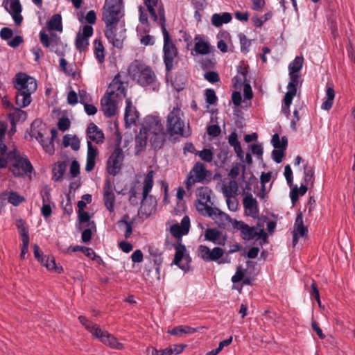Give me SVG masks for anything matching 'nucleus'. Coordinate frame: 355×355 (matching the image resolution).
Listing matches in <instances>:
<instances>
[{"label":"nucleus","instance_id":"8fccbe9b","mask_svg":"<svg viewBox=\"0 0 355 355\" xmlns=\"http://www.w3.org/2000/svg\"><path fill=\"white\" fill-rule=\"evenodd\" d=\"M42 264L48 270H54L58 273H61L63 270L62 267H58L56 266L55 259L52 256L46 257L44 261Z\"/></svg>","mask_w":355,"mask_h":355},{"label":"nucleus","instance_id":"f257e3e1","mask_svg":"<svg viewBox=\"0 0 355 355\" xmlns=\"http://www.w3.org/2000/svg\"><path fill=\"white\" fill-rule=\"evenodd\" d=\"M121 0H105L103 20L105 24V35L108 41L117 49L123 47L125 39V23L121 21L123 16L121 12Z\"/></svg>","mask_w":355,"mask_h":355},{"label":"nucleus","instance_id":"473e14b6","mask_svg":"<svg viewBox=\"0 0 355 355\" xmlns=\"http://www.w3.org/2000/svg\"><path fill=\"white\" fill-rule=\"evenodd\" d=\"M148 137L144 132L142 133V131H140V133L136 136L135 137V154L139 155L141 152H143L146 147L147 139Z\"/></svg>","mask_w":355,"mask_h":355},{"label":"nucleus","instance_id":"e2e57ef3","mask_svg":"<svg viewBox=\"0 0 355 355\" xmlns=\"http://www.w3.org/2000/svg\"><path fill=\"white\" fill-rule=\"evenodd\" d=\"M71 122L67 117H62L58 120V128L60 131L64 132L70 128Z\"/></svg>","mask_w":355,"mask_h":355},{"label":"nucleus","instance_id":"774afa93","mask_svg":"<svg viewBox=\"0 0 355 355\" xmlns=\"http://www.w3.org/2000/svg\"><path fill=\"white\" fill-rule=\"evenodd\" d=\"M207 134L213 137H218L220 132V128L218 125H210L207 127Z\"/></svg>","mask_w":355,"mask_h":355},{"label":"nucleus","instance_id":"7ed1b4c3","mask_svg":"<svg viewBox=\"0 0 355 355\" xmlns=\"http://www.w3.org/2000/svg\"><path fill=\"white\" fill-rule=\"evenodd\" d=\"M130 78L142 87L150 86L157 90L159 83H157L156 75L152 69L143 62L135 60L130 63L128 69Z\"/></svg>","mask_w":355,"mask_h":355},{"label":"nucleus","instance_id":"69168bd1","mask_svg":"<svg viewBox=\"0 0 355 355\" xmlns=\"http://www.w3.org/2000/svg\"><path fill=\"white\" fill-rule=\"evenodd\" d=\"M13 35V31L8 27H3L0 31V37L3 40H8Z\"/></svg>","mask_w":355,"mask_h":355},{"label":"nucleus","instance_id":"680f3d73","mask_svg":"<svg viewBox=\"0 0 355 355\" xmlns=\"http://www.w3.org/2000/svg\"><path fill=\"white\" fill-rule=\"evenodd\" d=\"M206 101L210 105H214L218 100L216 93L212 89H207L205 90Z\"/></svg>","mask_w":355,"mask_h":355},{"label":"nucleus","instance_id":"338daca9","mask_svg":"<svg viewBox=\"0 0 355 355\" xmlns=\"http://www.w3.org/2000/svg\"><path fill=\"white\" fill-rule=\"evenodd\" d=\"M205 78L211 83H215L220 80L218 73L215 71H208L205 73Z\"/></svg>","mask_w":355,"mask_h":355},{"label":"nucleus","instance_id":"864d4df0","mask_svg":"<svg viewBox=\"0 0 355 355\" xmlns=\"http://www.w3.org/2000/svg\"><path fill=\"white\" fill-rule=\"evenodd\" d=\"M78 218L80 223H87L88 227H96L94 221L90 220V216L88 212L85 211H78Z\"/></svg>","mask_w":355,"mask_h":355},{"label":"nucleus","instance_id":"49530a36","mask_svg":"<svg viewBox=\"0 0 355 355\" xmlns=\"http://www.w3.org/2000/svg\"><path fill=\"white\" fill-rule=\"evenodd\" d=\"M94 54L99 63H103L105 60V49L101 40L94 41Z\"/></svg>","mask_w":355,"mask_h":355},{"label":"nucleus","instance_id":"423d86ee","mask_svg":"<svg viewBox=\"0 0 355 355\" xmlns=\"http://www.w3.org/2000/svg\"><path fill=\"white\" fill-rule=\"evenodd\" d=\"M211 190L207 187H202L198 189L196 193L198 197L196 208L200 212L205 210V214L208 216H219L222 219L223 214H225V213L216 207H211L213 202H211Z\"/></svg>","mask_w":355,"mask_h":355},{"label":"nucleus","instance_id":"20e7f679","mask_svg":"<svg viewBox=\"0 0 355 355\" xmlns=\"http://www.w3.org/2000/svg\"><path fill=\"white\" fill-rule=\"evenodd\" d=\"M159 20L155 21L161 28L164 36V62L166 70L170 71L173 69L175 59L178 55V49L171 39L169 33L166 28V17L164 8L159 6L158 8Z\"/></svg>","mask_w":355,"mask_h":355},{"label":"nucleus","instance_id":"2eb2a0df","mask_svg":"<svg viewBox=\"0 0 355 355\" xmlns=\"http://www.w3.org/2000/svg\"><path fill=\"white\" fill-rule=\"evenodd\" d=\"M125 94L126 91L123 83L119 80V76H117L110 84L105 95L111 96V97L114 98H116L121 99V98L125 97Z\"/></svg>","mask_w":355,"mask_h":355},{"label":"nucleus","instance_id":"58836bf2","mask_svg":"<svg viewBox=\"0 0 355 355\" xmlns=\"http://www.w3.org/2000/svg\"><path fill=\"white\" fill-rule=\"evenodd\" d=\"M314 166L309 164L304 166V182L306 185H313L315 180Z\"/></svg>","mask_w":355,"mask_h":355},{"label":"nucleus","instance_id":"e433bc0d","mask_svg":"<svg viewBox=\"0 0 355 355\" xmlns=\"http://www.w3.org/2000/svg\"><path fill=\"white\" fill-rule=\"evenodd\" d=\"M238 75L234 78L235 84L241 85L242 83L250 82L248 78V66L240 65L238 67Z\"/></svg>","mask_w":355,"mask_h":355},{"label":"nucleus","instance_id":"9b49d317","mask_svg":"<svg viewBox=\"0 0 355 355\" xmlns=\"http://www.w3.org/2000/svg\"><path fill=\"white\" fill-rule=\"evenodd\" d=\"M198 254L206 262L216 261L219 264L229 263L227 259H223L224 250L220 247H214L212 250L204 245H199L198 248Z\"/></svg>","mask_w":355,"mask_h":355},{"label":"nucleus","instance_id":"cd10ccee","mask_svg":"<svg viewBox=\"0 0 355 355\" xmlns=\"http://www.w3.org/2000/svg\"><path fill=\"white\" fill-rule=\"evenodd\" d=\"M8 117L10 121L11 125L18 122H23L27 118V113L19 108H13L12 112L8 114Z\"/></svg>","mask_w":355,"mask_h":355},{"label":"nucleus","instance_id":"dca6fc26","mask_svg":"<svg viewBox=\"0 0 355 355\" xmlns=\"http://www.w3.org/2000/svg\"><path fill=\"white\" fill-rule=\"evenodd\" d=\"M189 229L190 218L188 216H184L181 220L180 225L175 223L171 226L170 232L173 237L181 239L183 235L189 233Z\"/></svg>","mask_w":355,"mask_h":355},{"label":"nucleus","instance_id":"c03bdc74","mask_svg":"<svg viewBox=\"0 0 355 355\" xmlns=\"http://www.w3.org/2000/svg\"><path fill=\"white\" fill-rule=\"evenodd\" d=\"M67 165L65 162H58L53 169V180L59 182L66 171Z\"/></svg>","mask_w":355,"mask_h":355},{"label":"nucleus","instance_id":"a19ab883","mask_svg":"<svg viewBox=\"0 0 355 355\" xmlns=\"http://www.w3.org/2000/svg\"><path fill=\"white\" fill-rule=\"evenodd\" d=\"M196 331V329L189 326L180 325L175 327L168 333L173 336H182L183 334H192Z\"/></svg>","mask_w":355,"mask_h":355},{"label":"nucleus","instance_id":"bb28decb","mask_svg":"<svg viewBox=\"0 0 355 355\" xmlns=\"http://www.w3.org/2000/svg\"><path fill=\"white\" fill-rule=\"evenodd\" d=\"M206 168L204 164L201 162H197L193 166V168L190 171L189 174L193 175V178L197 182H202L206 178Z\"/></svg>","mask_w":355,"mask_h":355},{"label":"nucleus","instance_id":"39448f33","mask_svg":"<svg viewBox=\"0 0 355 355\" xmlns=\"http://www.w3.org/2000/svg\"><path fill=\"white\" fill-rule=\"evenodd\" d=\"M7 159L13 162L9 169L15 177H22L25 174L31 173L33 167L26 156H21L17 149L14 147L7 153Z\"/></svg>","mask_w":355,"mask_h":355},{"label":"nucleus","instance_id":"f3484780","mask_svg":"<svg viewBox=\"0 0 355 355\" xmlns=\"http://www.w3.org/2000/svg\"><path fill=\"white\" fill-rule=\"evenodd\" d=\"M34 123H33L31 126V136L36 139L46 153L53 155L55 152L54 143L53 141H50L49 138H45L42 132L33 129V126Z\"/></svg>","mask_w":355,"mask_h":355},{"label":"nucleus","instance_id":"bf43d9fd","mask_svg":"<svg viewBox=\"0 0 355 355\" xmlns=\"http://www.w3.org/2000/svg\"><path fill=\"white\" fill-rule=\"evenodd\" d=\"M24 200V198L16 192H10L8 198V202L15 206L19 205Z\"/></svg>","mask_w":355,"mask_h":355},{"label":"nucleus","instance_id":"37998d69","mask_svg":"<svg viewBox=\"0 0 355 355\" xmlns=\"http://www.w3.org/2000/svg\"><path fill=\"white\" fill-rule=\"evenodd\" d=\"M304 64L302 56H296L288 65V72L292 73H300Z\"/></svg>","mask_w":355,"mask_h":355},{"label":"nucleus","instance_id":"c85d7f7f","mask_svg":"<svg viewBox=\"0 0 355 355\" xmlns=\"http://www.w3.org/2000/svg\"><path fill=\"white\" fill-rule=\"evenodd\" d=\"M195 40H198V41L196 42L194 46V50L196 53L200 55H207L211 52V45L208 42H205L200 38L199 35H196Z\"/></svg>","mask_w":355,"mask_h":355},{"label":"nucleus","instance_id":"0e129e2a","mask_svg":"<svg viewBox=\"0 0 355 355\" xmlns=\"http://www.w3.org/2000/svg\"><path fill=\"white\" fill-rule=\"evenodd\" d=\"M284 150L283 149H274L272 151V157L277 163H281L284 156Z\"/></svg>","mask_w":355,"mask_h":355},{"label":"nucleus","instance_id":"b1692460","mask_svg":"<svg viewBox=\"0 0 355 355\" xmlns=\"http://www.w3.org/2000/svg\"><path fill=\"white\" fill-rule=\"evenodd\" d=\"M148 137L150 139V143L152 147L155 150L160 149L166 141V132L164 130L160 132L159 131L157 132L153 133L150 135H148Z\"/></svg>","mask_w":355,"mask_h":355},{"label":"nucleus","instance_id":"ea45409f","mask_svg":"<svg viewBox=\"0 0 355 355\" xmlns=\"http://www.w3.org/2000/svg\"><path fill=\"white\" fill-rule=\"evenodd\" d=\"M50 31H62V17L60 14H54L47 24Z\"/></svg>","mask_w":355,"mask_h":355},{"label":"nucleus","instance_id":"aec40b11","mask_svg":"<svg viewBox=\"0 0 355 355\" xmlns=\"http://www.w3.org/2000/svg\"><path fill=\"white\" fill-rule=\"evenodd\" d=\"M186 251V248L184 245L182 243H179L177 246H175V253L173 263L178 266L180 269L187 272L189 270V262L190 258L187 257L185 259L187 260L186 263H180L181 261L184 258V254Z\"/></svg>","mask_w":355,"mask_h":355},{"label":"nucleus","instance_id":"72a5a7b5","mask_svg":"<svg viewBox=\"0 0 355 355\" xmlns=\"http://www.w3.org/2000/svg\"><path fill=\"white\" fill-rule=\"evenodd\" d=\"M129 218L128 214H125L121 219L117 222L119 227H121L123 225L125 226V231L124 232V237L126 239H129L132 233V226L134 223L133 220H128Z\"/></svg>","mask_w":355,"mask_h":355},{"label":"nucleus","instance_id":"4be33fe9","mask_svg":"<svg viewBox=\"0 0 355 355\" xmlns=\"http://www.w3.org/2000/svg\"><path fill=\"white\" fill-rule=\"evenodd\" d=\"M87 154L85 165V171L89 172L92 171L95 166L96 157L98 155V149L94 146L90 141H87Z\"/></svg>","mask_w":355,"mask_h":355},{"label":"nucleus","instance_id":"5701e85b","mask_svg":"<svg viewBox=\"0 0 355 355\" xmlns=\"http://www.w3.org/2000/svg\"><path fill=\"white\" fill-rule=\"evenodd\" d=\"M243 204L245 211H249L248 215L255 217L258 214V203L251 193H248L244 197Z\"/></svg>","mask_w":355,"mask_h":355},{"label":"nucleus","instance_id":"ddd939ff","mask_svg":"<svg viewBox=\"0 0 355 355\" xmlns=\"http://www.w3.org/2000/svg\"><path fill=\"white\" fill-rule=\"evenodd\" d=\"M164 126L159 116L148 115L145 117L141 130L147 135L164 130Z\"/></svg>","mask_w":355,"mask_h":355},{"label":"nucleus","instance_id":"f704fd0d","mask_svg":"<svg viewBox=\"0 0 355 355\" xmlns=\"http://www.w3.org/2000/svg\"><path fill=\"white\" fill-rule=\"evenodd\" d=\"M335 97V92L332 86H327L326 90V98L323 101L321 108L324 110H329L333 105Z\"/></svg>","mask_w":355,"mask_h":355},{"label":"nucleus","instance_id":"a878e982","mask_svg":"<svg viewBox=\"0 0 355 355\" xmlns=\"http://www.w3.org/2000/svg\"><path fill=\"white\" fill-rule=\"evenodd\" d=\"M158 1L159 0H144V5L146 6L150 17L154 21L159 20V7L162 6L164 8L162 4L158 5Z\"/></svg>","mask_w":355,"mask_h":355},{"label":"nucleus","instance_id":"a18cd8bd","mask_svg":"<svg viewBox=\"0 0 355 355\" xmlns=\"http://www.w3.org/2000/svg\"><path fill=\"white\" fill-rule=\"evenodd\" d=\"M290 81L287 85L288 90H293L297 92V87L298 85H301L302 83V79L300 73H288Z\"/></svg>","mask_w":355,"mask_h":355},{"label":"nucleus","instance_id":"6ab92c4d","mask_svg":"<svg viewBox=\"0 0 355 355\" xmlns=\"http://www.w3.org/2000/svg\"><path fill=\"white\" fill-rule=\"evenodd\" d=\"M101 110L105 116L111 117L116 114V102L111 96L104 95L101 100Z\"/></svg>","mask_w":355,"mask_h":355},{"label":"nucleus","instance_id":"c9c22d12","mask_svg":"<svg viewBox=\"0 0 355 355\" xmlns=\"http://www.w3.org/2000/svg\"><path fill=\"white\" fill-rule=\"evenodd\" d=\"M148 252L150 256L153 258V261L155 265L157 266L156 271L159 272L160 266L163 262V259L161 257L162 253L158 248L155 246L148 247Z\"/></svg>","mask_w":355,"mask_h":355},{"label":"nucleus","instance_id":"393cba45","mask_svg":"<svg viewBox=\"0 0 355 355\" xmlns=\"http://www.w3.org/2000/svg\"><path fill=\"white\" fill-rule=\"evenodd\" d=\"M125 104L124 119L126 124L131 125L135 123L136 118L137 117V110L132 106L130 98L126 99Z\"/></svg>","mask_w":355,"mask_h":355},{"label":"nucleus","instance_id":"09e8293b","mask_svg":"<svg viewBox=\"0 0 355 355\" xmlns=\"http://www.w3.org/2000/svg\"><path fill=\"white\" fill-rule=\"evenodd\" d=\"M15 225L17 229L19 230V233L21 237V241L30 240L28 231L25 226V221L21 218L17 219L15 222Z\"/></svg>","mask_w":355,"mask_h":355},{"label":"nucleus","instance_id":"c756f323","mask_svg":"<svg viewBox=\"0 0 355 355\" xmlns=\"http://www.w3.org/2000/svg\"><path fill=\"white\" fill-rule=\"evenodd\" d=\"M293 232L299 234L300 236H304L308 232L307 227L304 225L303 215L300 211L297 214Z\"/></svg>","mask_w":355,"mask_h":355},{"label":"nucleus","instance_id":"3c124183","mask_svg":"<svg viewBox=\"0 0 355 355\" xmlns=\"http://www.w3.org/2000/svg\"><path fill=\"white\" fill-rule=\"evenodd\" d=\"M103 343L108 345L110 347L116 349H121L123 348V344L119 343L117 339L111 334H108L107 337H104Z\"/></svg>","mask_w":355,"mask_h":355},{"label":"nucleus","instance_id":"4c0bfd02","mask_svg":"<svg viewBox=\"0 0 355 355\" xmlns=\"http://www.w3.org/2000/svg\"><path fill=\"white\" fill-rule=\"evenodd\" d=\"M63 146L64 147L71 146V148L76 151L80 149V139L76 135L71 136L66 135L63 137Z\"/></svg>","mask_w":355,"mask_h":355},{"label":"nucleus","instance_id":"f8f14e48","mask_svg":"<svg viewBox=\"0 0 355 355\" xmlns=\"http://www.w3.org/2000/svg\"><path fill=\"white\" fill-rule=\"evenodd\" d=\"M40 39L42 45L49 48L51 51L55 52L58 55H63V44L60 37L55 33L48 35L44 31H40Z\"/></svg>","mask_w":355,"mask_h":355},{"label":"nucleus","instance_id":"9d476101","mask_svg":"<svg viewBox=\"0 0 355 355\" xmlns=\"http://www.w3.org/2000/svg\"><path fill=\"white\" fill-rule=\"evenodd\" d=\"M124 158V153L120 147L119 141L107 161L106 170L107 173L112 176L118 175L122 168Z\"/></svg>","mask_w":355,"mask_h":355},{"label":"nucleus","instance_id":"6e6d98bb","mask_svg":"<svg viewBox=\"0 0 355 355\" xmlns=\"http://www.w3.org/2000/svg\"><path fill=\"white\" fill-rule=\"evenodd\" d=\"M200 159L206 162H211L213 159V153L210 149L205 148L196 153Z\"/></svg>","mask_w":355,"mask_h":355},{"label":"nucleus","instance_id":"4d7b16f0","mask_svg":"<svg viewBox=\"0 0 355 355\" xmlns=\"http://www.w3.org/2000/svg\"><path fill=\"white\" fill-rule=\"evenodd\" d=\"M241 51L245 53L249 51V47L251 45V41L247 38L244 34L239 35Z\"/></svg>","mask_w":355,"mask_h":355},{"label":"nucleus","instance_id":"de8ad7c7","mask_svg":"<svg viewBox=\"0 0 355 355\" xmlns=\"http://www.w3.org/2000/svg\"><path fill=\"white\" fill-rule=\"evenodd\" d=\"M271 143L275 149L286 150L288 146V140L286 137H282L280 140L278 134L275 133L272 135Z\"/></svg>","mask_w":355,"mask_h":355},{"label":"nucleus","instance_id":"a211bd4d","mask_svg":"<svg viewBox=\"0 0 355 355\" xmlns=\"http://www.w3.org/2000/svg\"><path fill=\"white\" fill-rule=\"evenodd\" d=\"M103 200L106 208L111 212L114 211L115 195L112 191L110 180L107 179L103 185Z\"/></svg>","mask_w":355,"mask_h":355},{"label":"nucleus","instance_id":"7c9ffc66","mask_svg":"<svg viewBox=\"0 0 355 355\" xmlns=\"http://www.w3.org/2000/svg\"><path fill=\"white\" fill-rule=\"evenodd\" d=\"M232 17L230 13L223 12L222 14H214L211 17V23L216 27H220L223 24L229 23Z\"/></svg>","mask_w":355,"mask_h":355},{"label":"nucleus","instance_id":"6e6552de","mask_svg":"<svg viewBox=\"0 0 355 355\" xmlns=\"http://www.w3.org/2000/svg\"><path fill=\"white\" fill-rule=\"evenodd\" d=\"M184 114L178 106L174 107L168 113L166 119V131L171 135H183L184 121Z\"/></svg>","mask_w":355,"mask_h":355},{"label":"nucleus","instance_id":"0eeeda50","mask_svg":"<svg viewBox=\"0 0 355 355\" xmlns=\"http://www.w3.org/2000/svg\"><path fill=\"white\" fill-rule=\"evenodd\" d=\"M221 220L231 223L234 229L241 232V236L243 240L250 241L257 236L263 237L265 240L267 238V234L263 229H260L257 231L255 227H250L242 220L232 219L227 214H223V218Z\"/></svg>","mask_w":355,"mask_h":355},{"label":"nucleus","instance_id":"052dcab7","mask_svg":"<svg viewBox=\"0 0 355 355\" xmlns=\"http://www.w3.org/2000/svg\"><path fill=\"white\" fill-rule=\"evenodd\" d=\"M233 188H237V183L234 180H231L230 182L229 186L224 185V187H223V192L226 198L232 197V193Z\"/></svg>","mask_w":355,"mask_h":355},{"label":"nucleus","instance_id":"f03ea898","mask_svg":"<svg viewBox=\"0 0 355 355\" xmlns=\"http://www.w3.org/2000/svg\"><path fill=\"white\" fill-rule=\"evenodd\" d=\"M14 87L17 90L16 104L20 107H27L31 102V94L37 89L36 80L25 73H17L15 76Z\"/></svg>","mask_w":355,"mask_h":355},{"label":"nucleus","instance_id":"2f4dec72","mask_svg":"<svg viewBox=\"0 0 355 355\" xmlns=\"http://www.w3.org/2000/svg\"><path fill=\"white\" fill-rule=\"evenodd\" d=\"M3 6L5 10L12 14H19L22 10L21 6L19 0H3Z\"/></svg>","mask_w":355,"mask_h":355},{"label":"nucleus","instance_id":"4468645a","mask_svg":"<svg viewBox=\"0 0 355 355\" xmlns=\"http://www.w3.org/2000/svg\"><path fill=\"white\" fill-rule=\"evenodd\" d=\"M80 322L85 327V328L92 334L93 338H99L103 343L104 337H107L109 333L107 331H103L100 327L89 320L86 317L80 315L78 317Z\"/></svg>","mask_w":355,"mask_h":355},{"label":"nucleus","instance_id":"5fc2aeb1","mask_svg":"<svg viewBox=\"0 0 355 355\" xmlns=\"http://www.w3.org/2000/svg\"><path fill=\"white\" fill-rule=\"evenodd\" d=\"M7 125L5 123H0V154L4 155L8 149L7 146L3 143Z\"/></svg>","mask_w":355,"mask_h":355},{"label":"nucleus","instance_id":"603ef678","mask_svg":"<svg viewBox=\"0 0 355 355\" xmlns=\"http://www.w3.org/2000/svg\"><path fill=\"white\" fill-rule=\"evenodd\" d=\"M89 45V40L87 38L82 36L80 33H78L76 38V47L79 51H85Z\"/></svg>","mask_w":355,"mask_h":355},{"label":"nucleus","instance_id":"13d9d810","mask_svg":"<svg viewBox=\"0 0 355 355\" xmlns=\"http://www.w3.org/2000/svg\"><path fill=\"white\" fill-rule=\"evenodd\" d=\"M172 86L177 92L183 90L185 87V80L182 76H176L172 82Z\"/></svg>","mask_w":355,"mask_h":355},{"label":"nucleus","instance_id":"79ce46f5","mask_svg":"<svg viewBox=\"0 0 355 355\" xmlns=\"http://www.w3.org/2000/svg\"><path fill=\"white\" fill-rule=\"evenodd\" d=\"M220 232L216 228H207L205 231V240L211 241L214 244H220L217 241L220 239Z\"/></svg>","mask_w":355,"mask_h":355},{"label":"nucleus","instance_id":"1a4fd4ad","mask_svg":"<svg viewBox=\"0 0 355 355\" xmlns=\"http://www.w3.org/2000/svg\"><path fill=\"white\" fill-rule=\"evenodd\" d=\"M153 175L154 171L153 170L149 171L146 174L144 181L141 199H140L139 197L140 193L137 192L135 188H132L130 190L129 201L132 205H138L139 204H142L144 201L147 198L153 187Z\"/></svg>","mask_w":355,"mask_h":355},{"label":"nucleus","instance_id":"412c9836","mask_svg":"<svg viewBox=\"0 0 355 355\" xmlns=\"http://www.w3.org/2000/svg\"><path fill=\"white\" fill-rule=\"evenodd\" d=\"M87 136L89 141H92L96 144H102L104 141V133L94 123H90L87 128Z\"/></svg>","mask_w":355,"mask_h":355}]
</instances>
